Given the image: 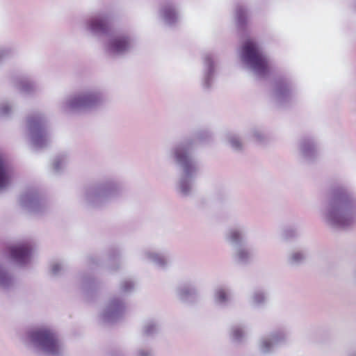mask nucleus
<instances>
[{
    "instance_id": "1",
    "label": "nucleus",
    "mask_w": 356,
    "mask_h": 356,
    "mask_svg": "<svg viewBox=\"0 0 356 356\" xmlns=\"http://www.w3.org/2000/svg\"><path fill=\"white\" fill-rule=\"evenodd\" d=\"M321 215L330 228L353 227L356 224V193L344 183L332 184L322 202Z\"/></svg>"
},
{
    "instance_id": "2",
    "label": "nucleus",
    "mask_w": 356,
    "mask_h": 356,
    "mask_svg": "<svg viewBox=\"0 0 356 356\" xmlns=\"http://www.w3.org/2000/svg\"><path fill=\"white\" fill-rule=\"evenodd\" d=\"M211 134L207 130H200L195 134V139H186L177 144L174 149L176 163L179 168L180 175L177 184V191L181 197L191 195L195 180L200 171V164L195 156V143L209 141Z\"/></svg>"
},
{
    "instance_id": "3",
    "label": "nucleus",
    "mask_w": 356,
    "mask_h": 356,
    "mask_svg": "<svg viewBox=\"0 0 356 356\" xmlns=\"http://www.w3.org/2000/svg\"><path fill=\"white\" fill-rule=\"evenodd\" d=\"M241 58L255 76L259 79L268 76L270 69L268 58L261 46L253 39H246L241 47Z\"/></svg>"
},
{
    "instance_id": "4",
    "label": "nucleus",
    "mask_w": 356,
    "mask_h": 356,
    "mask_svg": "<svg viewBox=\"0 0 356 356\" xmlns=\"http://www.w3.org/2000/svg\"><path fill=\"white\" fill-rule=\"evenodd\" d=\"M246 231L245 226L238 225L230 228L226 234L227 242L234 249V261L243 265L249 264L254 256V249L249 246L245 241Z\"/></svg>"
},
{
    "instance_id": "5",
    "label": "nucleus",
    "mask_w": 356,
    "mask_h": 356,
    "mask_svg": "<svg viewBox=\"0 0 356 356\" xmlns=\"http://www.w3.org/2000/svg\"><path fill=\"white\" fill-rule=\"evenodd\" d=\"M296 89L292 81L286 76L274 79L271 89V98L279 106H288L294 99Z\"/></svg>"
},
{
    "instance_id": "6",
    "label": "nucleus",
    "mask_w": 356,
    "mask_h": 356,
    "mask_svg": "<svg viewBox=\"0 0 356 356\" xmlns=\"http://www.w3.org/2000/svg\"><path fill=\"white\" fill-rule=\"evenodd\" d=\"M31 341L39 346L44 351L56 354L58 351V339L50 330L42 328L31 333Z\"/></svg>"
},
{
    "instance_id": "7",
    "label": "nucleus",
    "mask_w": 356,
    "mask_h": 356,
    "mask_svg": "<svg viewBox=\"0 0 356 356\" xmlns=\"http://www.w3.org/2000/svg\"><path fill=\"white\" fill-rule=\"evenodd\" d=\"M175 295L181 302L189 305L197 303L199 299L198 289L191 281L179 283L175 289Z\"/></svg>"
},
{
    "instance_id": "8",
    "label": "nucleus",
    "mask_w": 356,
    "mask_h": 356,
    "mask_svg": "<svg viewBox=\"0 0 356 356\" xmlns=\"http://www.w3.org/2000/svg\"><path fill=\"white\" fill-rule=\"evenodd\" d=\"M286 339V334L284 330L273 332L261 341L260 350L264 354L273 353L279 346L283 344Z\"/></svg>"
},
{
    "instance_id": "9",
    "label": "nucleus",
    "mask_w": 356,
    "mask_h": 356,
    "mask_svg": "<svg viewBox=\"0 0 356 356\" xmlns=\"http://www.w3.org/2000/svg\"><path fill=\"white\" fill-rule=\"evenodd\" d=\"M299 150L303 159L308 163L313 162L318 156L317 143L309 136H304L300 140Z\"/></svg>"
},
{
    "instance_id": "10",
    "label": "nucleus",
    "mask_w": 356,
    "mask_h": 356,
    "mask_svg": "<svg viewBox=\"0 0 356 356\" xmlns=\"http://www.w3.org/2000/svg\"><path fill=\"white\" fill-rule=\"evenodd\" d=\"M203 63L202 87L204 90H209L216 74V58L211 53H207L203 57Z\"/></svg>"
},
{
    "instance_id": "11",
    "label": "nucleus",
    "mask_w": 356,
    "mask_h": 356,
    "mask_svg": "<svg viewBox=\"0 0 356 356\" xmlns=\"http://www.w3.org/2000/svg\"><path fill=\"white\" fill-rule=\"evenodd\" d=\"M161 15L165 24L169 26H176L180 19L177 8L172 2H167L162 6Z\"/></svg>"
},
{
    "instance_id": "12",
    "label": "nucleus",
    "mask_w": 356,
    "mask_h": 356,
    "mask_svg": "<svg viewBox=\"0 0 356 356\" xmlns=\"http://www.w3.org/2000/svg\"><path fill=\"white\" fill-rule=\"evenodd\" d=\"M11 258L20 264L26 263L31 255V248L27 244H22L10 248Z\"/></svg>"
},
{
    "instance_id": "13",
    "label": "nucleus",
    "mask_w": 356,
    "mask_h": 356,
    "mask_svg": "<svg viewBox=\"0 0 356 356\" xmlns=\"http://www.w3.org/2000/svg\"><path fill=\"white\" fill-rule=\"evenodd\" d=\"M231 300L229 290L225 286H218L215 289L214 300L217 305L226 306Z\"/></svg>"
},
{
    "instance_id": "14",
    "label": "nucleus",
    "mask_w": 356,
    "mask_h": 356,
    "mask_svg": "<svg viewBox=\"0 0 356 356\" xmlns=\"http://www.w3.org/2000/svg\"><path fill=\"white\" fill-rule=\"evenodd\" d=\"M10 172L6 159L0 154V188L6 187L10 181Z\"/></svg>"
},
{
    "instance_id": "15",
    "label": "nucleus",
    "mask_w": 356,
    "mask_h": 356,
    "mask_svg": "<svg viewBox=\"0 0 356 356\" xmlns=\"http://www.w3.org/2000/svg\"><path fill=\"white\" fill-rule=\"evenodd\" d=\"M248 10L247 8L241 4L238 3L236 6V18L237 26L240 30H244L248 20Z\"/></svg>"
},
{
    "instance_id": "16",
    "label": "nucleus",
    "mask_w": 356,
    "mask_h": 356,
    "mask_svg": "<svg viewBox=\"0 0 356 356\" xmlns=\"http://www.w3.org/2000/svg\"><path fill=\"white\" fill-rule=\"evenodd\" d=\"M109 26V22L107 18L97 17L93 19L90 24V29L97 33L106 32Z\"/></svg>"
},
{
    "instance_id": "17",
    "label": "nucleus",
    "mask_w": 356,
    "mask_h": 356,
    "mask_svg": "<svg viewBox=\"0 0 356 356\" xmlns=\"http://www.w3.org/2000/svg\"><path fill=\"white\" fill-rule=\"evenodd\" d=\"M246 336L245 327L241 324L233 325L230 331V337L232 341L235 343H242Z\"/></svg>"
},
{
    "instance_id": "18",
    "label": "nucleus",
    "mask_w": 356,
    "mask_h": 356,
    "mask_svg": "<svg viewBox=\"0 0 356 356\" xmlns=\"http://www.w3.org/2000/svg\"><path fill=\"white\" fill-rule=\"evenodd\" d=\"M171 264V257L168 252H157V270H165Z\"/></svg>"
},
{
    "instance_id": "19",
    "label": "nucleus",
    "mask_w": 356,
    "mask_h": 356,
    "mask_svg": "<svg viewBox=\"0 0 356 356\" xmlns=\"http://www.w3.org/2000/svg\"><path fill=\"white\" fill-rule=\"evenodd\" d=\"M130 46V42L127 38L121 37L114 39L111 43L113 51L120 53L127 50Z\"/></svg>"
},
{
    "instance_id": "20",
    "label": "nucleus",
    "mask_w": 356,
    "mask_h": 356,
    "mask_svg": "<svg viewBox=\"0 0 356 356\" xmlns=\"http://www.w3.org/2000/svg\"><path fill=\"white\" fill-rule=\"evenodd\" d=\"M306 259L305 252L301 250L293 251L289 254L287 263L291 266H298L302 264Z\"/></svg>"
},
{
    "instance_id": "21",
    "label": "nucleus",
    "mask_w": 356,
    "mask_h": 356,
    "mask_svg": "<svg viewBox=\"0 0 356 356\" xmlns=\"http://www.w3.org/2000/svg\"><path fill=\"white\" fill-rule=\"evenodd\" d=\"M266 299L267 293L261 289L255 290L252 296V304L258 307L263 305L266 302Z\"/></svg>"
},
{
    "instance_id": "22",
    "label": "nucleus",
    "mask_w": 356,
    "mask_h": 356,
    "mask_svg": "<svg viewBox=\"0 0 356 356\" xmlns=\"http://www.w3.org/2000/svg\"><path fill=\"white\" fill-rule=\"evenodd\" d=\"M227 139L231 147L236 151H241L243 149V143L239 136L235 134H230L227 136Z\"/></svg>"
},
{
    "instance_id": "23",
    "label": "nucleus",
    "mask_w": 356,
    "mask_h": 356,
    "mask_svg": "<svg viewBox=\"0 0 356 356\" xmlns=\"http://www.w3.org/2000/svg\"><path fill=\"white\" fill-rule=\"evenodd\" d=\"M252 134L255 141L259 144H265L268 141L267 136L258 128L252 129Z\"/></svg>"
},
{
    "instance_id": "24",
    "label": "nucleus",
    "mask_w": 356,
    "mask_h": 356,
    "mask_svg": "<svg viewBox=\"0 0 356 356\" xmlns=\"http://www.w3.org/2000/svg\"><path fill=\"white\" fill-rule=\"evenodd\" d=\"M298 236V231L296 227H285L282 232V236L283 238L286 240L292 239Z\"/></svg>"
},
{
    "instance_id": "25",
    "label": "nucleus",
    "mask_w": 356,
    "mask_h": 356,
    "mask_svg": "<svg viewBox=\"0 0 356 356\" xmlns=\"http://www.w3.org/2000/svg\"><path fill=\"white\" fill-rule=\"evenodd\" d=\"M95 96L92 95H87L83 97H79L76 100V104L80 105H88L95 101Z\"/></svg>"
},
{
    "instance_id": "26",
    "label": "nucleus",
    "mask_w": 356,
    "mask_h": 356,
    "mask_svg": "<svg viewBox=\"0 0 356 356\" xmlns=\"http://www.w3.org/2000/svg\"><path fill=\"white\" fill-rule=\"evenodd\" d=\"M353 8L354 10L356 11V1L353 2Z\"/></svg>"
},
{
    "instance_id": "27",
    "label": "nucleus",
    "mask_w": 356,
    "mask_h": 356,
    "mask_svg": "<svg viewBox=\"0 0 356 356\" xmlns=\"http://www.w3.org/2000/svg\"><path fill=\"white\" fill-rule=\"evenodd\" d=\"M56 270H58V268H57L56 266H55V267L54 268V272H56Z\"/></svg>"
}]
</instances>
